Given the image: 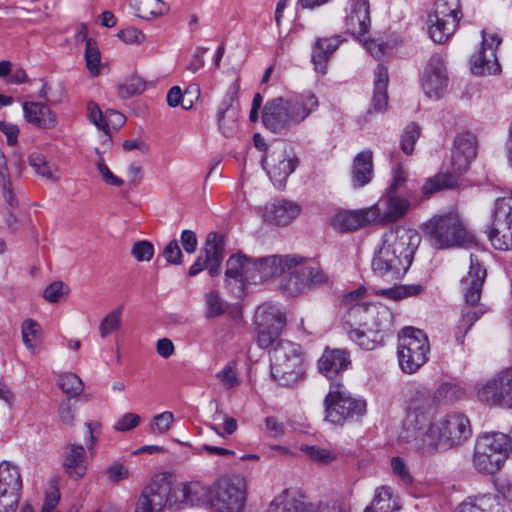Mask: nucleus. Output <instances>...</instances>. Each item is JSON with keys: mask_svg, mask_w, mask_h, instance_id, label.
I'll return each mask as SVG.
<instances>
[{"mask_svg": "<svg viewBox=\"0 0 512 512\" xmlns=\"http://www.w3.org/2000/svg\"><path fill=\"white\" fill-rule=\"evenodd\" d=\"M256 264L255 283L288 273L283 290L289 295H296L309 285H321L328 281V276L312 259L300 255H272L253 258Z\"/></svg>", "mask_w": 512, "mask_h": 512, "instance_id": "nucleus-1", "label": "nucleus"}, {"mask_svg": "<svg viewBox=\"0 0 512 512\" xmlns=\"http://www.w3.org/2000/svg\"><path fill=\"white\" fill-rule=\"evenodd\" d=\"M420 241L415 230L402 226L386 231L382 244L372 259L374 275L387 283L400 280L411 266Z\"/></svg>", "mask_w": 512, "mask_h": 512, "instance_id": "nucleus-2", "label": "nucleus"}, {"mask_svg": "<svg viewBox=\"0 0 512 512\" xmlns=\"http://www.w3.org/2000/svg\"><path fill=\"white\" fill-rule=\"evenodd\" d=\"M319 106L317 97L310 92L289 98L276 97L263 108L262 122L273 133H283L302 123Z\"/></svg>", "mask_w": 512, "mask_h": 512, "instance_id": "nucleus-3", "label": "nucleus"}, {"mask_svg": "<svg viewBox=\"0 0 512 512\" xmlns=\"http://www.w3.org/2000/svg\"><path fill=\"white\" fill-rule=\"evenodd\" d=\"M485 278L486 270L478 259L471 255L470 269L467 276L461 281L466 306L462 310L455 330V337L459 343H463L464 337L472 325L486 312L484 306L479 304Z\"/></svg>", "mask_w": 512, "mask_h": 512, "instance_id": "nucleus-4", "label": "nucleus"}, {"mask_svg": "<svg viewBox=\"0 0 512 512\" xmlns=\"http://www.w3.org/2000/svg\"><path fill=\"white\" fill-rule=\"evenodd\" d=\"M423 232L436 249L469 247L475 243L474 236L467 231L456 212L433 216L424 223Z\"/></svg>", "mask_w": 512, "mask_h": 512, "instance_id": "nucleus-5", "label": "nucleus"}, {"mask_svg": "<svg viewBox=\"0 0 512 512\" xmlns=\"http://www.w3.org/2000/svg\"><path fill=\"white\" fill-rule=\"evenodd\" d=\"M271 374L281 386L295 385L303 375V352L301 346L280 339L270 351Z\"/></svg>", "mask_w": 512, "mask_h": 512, "instance_id": "nucleus-6", "label": "nucleus"}, {"mask_svg": "<svg viewBox=\"0 0 512 512\" xmlns=\"http://www.w3.org/2000/svg\"><path fill=\"white\" fill-rule=\"evenodd\" d=\"M510 453L507 435L500 432L484 433L478 436L473 454V466L482 474L498 472Z\"/></svg>", "mask_w": 512, "mask_h": 512, "instance_id": "nucleus-7", "label": "nucleus"}, {"mask_svg": "<svg viewBox=\"0 0 512 512\" xmlns=\"http://www.w3.org/2000/svg\"><path fill=\"white\" fill-rule=\"evenodd\" d=\"M324 406L325 420L340 426L361 417L366 412V402L353 397L341 383L330 384Z\"/></svg>", "mask_w": 512, "mask_h": 512, "instance_id": "nucleus-8", "label": "nucleus"}, {"mask_svg": "<svg viewBox=\"0 0 512 512\" xmlns=\"http://www.w3.org/2000/svg\"><path fill=\"white\" fill-rule=\"evenodd\" d=\"M430 345L424 331L413 327L402 330L398 340L399 366L405 374L416 373L427 361Z\"/></svg>", "mask_w": 512, "mask_h": 512, "instance_id": "nucleus-9", "label": "nucleus"}, {"mask_svg": "<svg viewBox=\"0 0 512 512\" xmlns=\"http://www.w3.org/2000/svg\"><path fill=\"white\" fill-rule=\"evenodd\" d=\"M247 500V483L240 475L218 479L211 486L210 505L217 512H243Z\"/></svg>", "mask_w": 512, "mask_h": 512, "instance_id": "nucleus-10", "label": "nucleus"}, {"mask_svg": "<svg viewBox=\"0 0 512 512\" xmlns=\"http://www.w3.org/2000/svg\"><path fill=\"white\" fill-rule=\"evenodd\" d=\"M399 443L408 444L410 448L423 457H431L437 453L448 450L442 441V437L432 420L420 424L410 431L407 425H402L399 434Z\"/></svg>", "mask_w": 512, "mask_h": 512, "instance_id": "nucleus-11", "label": "nucleus"}, {"mask_svg": "<svg viewBox=\"0 0 512 512\" xmlns=\"http://www.w3.org/2000/svg\"><path fill=\"white\" fill-rule=\"evenodd\" d=\"M174 496V486L167 474H157L142 490L134 512H162L168 506L176 510V505L172 500Z\"/></svg>", "mask_w": 512, "mask_h": 512, "instance_id": "nucleus-12", "label": "nucleus"}, {"mask_svg": "<svg viewBox=\"0 0 512 512\" xmlns=\"http://www.w3.org/2000/svg\"><path fill=\"white\" fill-rule=\"evenodd\" d=\"M262 165L274 186L283 188L287 178L298 167L299 158L292 146L280 142L272 147L262 160Z\"/></svg>", "mask_w": 512, "mask_h": 512, "instance_id": "nucleus-13", "label": "nucleus"}, {"mask_svg": "<svg viewBox=\"0 0 512 512\" xmlns=\"http://www.w3.org/2000/svg\"><path fill=\"white\" fill-rule=\"evenodd\" d=\"M406 416L402 425H407V429L414 430L417 425L425 424L427 420H432V407L435 404L433 394L429 389L419 383H410L406 387Z\"/></svg>", "mask_w": 512, "mask_h": 512, "instance_id": "nucleus-14", "label": "nucleus"}, {"mask_svg": "<svg viewBox=\"0 0 512 512\" xmlns=\"http://www.w3.org/2000/svg\"><path fill=\"white\" fill-rule=\"evenodd\" d=\"M256 264L243 254L232 255L226 262L225 287L235 298L245 295L247 284L255 283Z\"/></svg>", "mask_w": 512, "mask_h": 512, "instance_id": "nucleus-15", "label": "nucleus"}, {"mask_svg": "<svg viewBox=\"0 0 512 512\" xmlns=\"http://www.w3.org/2000/svg\"><path fill=\"white\" fill-rule=\"evenodd\" d=\"M254 323L258 332V345L261 348H268L278 341L286 319L281 310L272 305L264 304L257 308Z\"/></svg>", "mask_w": 512, "mask_h": 512, "instance_id": "nucleus-16", "label": "nucleus"}, {"mask_svg": "<svg viewBox=\"0 0 512 512\" xmlns=\"http://www.w3.org/2000/svg\"><path fill=\"white\" fill-rule=\"evenodd\" d=\"M480 402L501 408L512 407V368H507L489 379L479 390Z\"/></svg>", "mask_w": 512, "mask_h": 512, "instance_id": "nucleus-17", "label": "nucleus"}, {"mask_svg": "<svg viewBox=\"0 0 512 512\" xmlns=\"http://www.w3.org/2000/svg\"><path fill=\"white\" fill-rule=\"evenodd\" d=\"M225 238L223 235L211 232L207 235L204 248L195 262L191 265L188 275L193 277L204 269H208L211 277L221 272V264L224 259Z\"/></svg>", "mask_w": 512, "mask_h": 512, "instance_id": "nucleus-18", "label": "nucleus"}, {"mask_svg": "<svg viewBox=\"0 0 512 512\" xmlns=\"http://www.w3.org/2000/svg\"><path fill=\"white\" fill-rule=\"evenodd\" d=\"M434 423L448 449L459 446L472 433L468 417L460 412H449Z\"/></svg>", "mask_w": 512, "mask_h": 512, "instance_id": "nucleus-19", "label": "nucleus"}, {"mask_svg": "<svg viewBox=\"0 0 512 512\" xmlns=\"http://www.w3.org/2000/svg\"><path fill=\"white\" fill-rule=\"evenodd\" d=\"M22 480L16 466L4 461L0 464V512H14L20 499Z\"/></svg>", "mask_w": 512, "mask_h": 512, "instance_id": "nucleus-20", "label": "nucleus"}, {"mask_svg": "<svg viewBox=\"0 0 512 512\" xmlns=\"http://www.w3.org/2000/svg\"><path fill=\"white\" fill-rule=\"evenodd\" d=\"M448 86V76L441 55L434 54L428 60L422 77V88L431 99H440Z\"/></svg>", "mask_w": 512, "mask_h": 512, "instance_id": "nucleus-21", "label": "nucleus"}, {"mask_svg": "<svg viewBox=\"0 0 512 512\" xmlns=\"http://www.w3.org/2000/svg\"><path fill=\"white\" fill-rule=\"evenodd\" d=\"M501 41L497 34H487L485 30L482 31L481 50L472 59V72L474 74L490 75L500 72L501 68L496 56V50Z\"/></svg>", "mask_w": 512, "mask_h": 512, "instance_id": "nucleus-22", "label": "nucleus"}, {"mask_svg": "<svg viewBox=\"0 0 512 512\" xmlns=\"http://www.w3.org/2000/svg\"><path fill=\"white\" fill-rule=\"evenodd\" d=\"M211 487L198 481L180 483L174 486L173 504L176 510L185 507L199 506L209 502Z\"/></svg>", "mask_w": 512, "mask_h": 512, "instance_id": "nucleus-23", "label": "nucleus"}, {"mask_svg": "<svg viewBox=\"0 0 512 512\" xmlns=\"http://www.w3.org/2000/svg\"><path fill=\"white\" fill-rule=\"evenodd\" d=\"M345 26L351 35L362 37L371 27L369 0H349L346 7Z\"/></svg>", "mask_w": 512, "mask_h": 512, "instance_id": "nucleus-24", "label": "nucleus"}, {"mask_svg": "<svg viewBox=\"0 0 512 512\" xmlns=\"http://www.w3.org/2000/svg\"><path fill=\"white\" fill-rule=\"evenodd\" d=\"M258 212L265 222L285 226L300 214L301 207L286 199H276L265 204Z\"/></svg>", "mask_w": 512, "mask_h": 512, "instance_id": "nucleus-25", "label": "nucleus"}, {"mask_svg": "<svg viewBox=\"0 0 512 512\" xmlns=\"http://www.w3.org/2000/svg\"><path fill=\"white\" fill-rule=\"evenodd\" d=\"M384 215L388 224L395 223L403 219L409 210L418 204V200L414 193L409 192L407 195L400 193H385L381 199Z\"/></svg>", "mask_w": 512, "mask_h": 512, "instance_id": "nucleus-26", "label": "nucleus"}, {"mask_svg": "<svg viewBox=\"0 0 512 512\" xmlns=\"http://www.w3.org/2000/svg\"><path fill=\"white\" fill-rule=\"evenodd\" d=\"M351 365L349 353L342 349H325L318 361L319 371L331 383H339L337 377Z\"/></svg>", "mask_w": 512, "mask_h": 512, "instance_id": "nucleus-27", "label": "nucleus"}, {"mask_svg": "<svg viewBox=\"0 0 512 512\" xmlns=\"http://www.w3.org/2000/svg\"><path fill=\"white\" fill-rule=\"evenodd\" d=\"M63 468L73 480H80L86 475L88 457L83 445L71 443L66 446L63 453Z\"/></svg>", "mask_w": 512, "mask_h": 512, "instance_id": "nucleus-28", "label": "nucleus"}, {"mask_svg": "<svg viewBox=\"0 0 512 512\" xmlns=\"http://www.w3.org/2000/svg\"><path fill=\"white\" fill-rule=\"evenodd\" d=\"M344 41L345 39L341 35H335L329 38H318L316 40L312 52V61L317 72L322 74L326 73L327 63L331 55Z\"/></svg>", "mask_w": 512, "mask_h": 512, "instance_id": "nucleus-29", "label": "nucleus"}, {"mask_svg": "<svg viewBox=\"0 0 512 512\" xmlns=\"http://www.w3.org/2000/svg\"><path fill=\"white\" fill-rule=\"evenodd\" d=\"M373 155L369 150L356 155L352 168V184L355 188L367 185L373 178Z\"/></svg>", "mask_w": 512, "mask_h": 512, "instance_id": "nucleus-30", "label": "nucleus"}, {"mask_svg": "<svg viewBox=\"0 0 512 512\" xmlns=\"http://www.w3.org/2000/svg\"><path fill=\"white\" fill-rule=\"evenodd\" d=\"M269 512H313L303 496L285 491L271 502Z\"/></svg>", "mask_w": 512, "mask_h": 512, "instance_id": "nucleus-31", "label": "nucleus"}, {"mask_svg": "<svg viewBox=\"0 0 512 512\" xmlns=\"http://www.w3.org/2000/svg\"><path fill=\"white\" fill-rule=\"evenodd\" d=\"M25 119L43 129H50L55 126L56 117L45 104L26 102L23 105Z\"/></svg>", "mask_w": 512, "mask_h": 512, "instance_id": "nucleus-32", "label": "nucleus"}, {"mask_svg": "<svg viewBox=\"0 0 512 512\" xmlns=\"http://www.w3.org/2000/svg\"><path fill=\"white\" fill-rule=\"evenodd\" d=\"M487 236L495 249L500 251L512 249V224L492 219Z\"/></svg>", "mask_w": 512, "mask_h": 512, "instance_id": "nucleus-33", "label": "nucleus"}, {"mask_svg": "<svg viewBox=\"0 0 512 512\" xmlns=\"http://www.w3.org/2000/svg\"><path fill=\"white\" fill-rule=\"evenodd\" d=\"M388 70L382 64H378L374 72V95L372 106L376 111H384L387 102Z\"/></svg>", "mask_w": 512, "mask_h": 512, "instance_id": "nucleus-34", "label": "nucleus"}, {"mask_svg": "<svg viewBox=\"0 0 512 512\" xmlns=\"http://www.w3.org/2000/svg\"><path fill=\"white\" fill-rule=\"evenodd\" d=\"M458 512H500L499 498L492 494L470 497L459 505Z\"/></svg>", "mask_w": 512, "mask_h": 512, "instance_id": "nucleus-35", "label": "nucleus"}, {"mask_svg": "<svg viewBox=\"0 0 512 512\" xmlns=\"http://www.w3.org/2000/svg\"><path fill=\"white\" fill-rule=\"evenodd\" d=\"M457 25L454 19L428 17V32L435 43L446 42L455 32Z\"/></svg>", "mask_w": 512, "mask_h": 512, "instance_id": "nucleus-36", "label": "nucleus"}, {"mask_svg": "<svg viewBox=\"0 0 512 512\" xmlns=\"http://www.w3.org/2000/svg\"><path fill=\"white\" fill-rule=\"evenodd\" d=\"M400 506L393 497L392 490L388 486H381L375 490L372 503L366 507L364 512H394Z\"/></svg>", "mask_w": 512, "mask_h": 512, "instance_id": "nucleus-37", "label": "nucleus"}, {"mask_svg": "<svg viewBox=\"0 0 512 512\" xmlns=\"http://www.w3.org/2000/svg\"><path fill=\"white\" fill-rule=\"evenodd\" d=\"M463 387L454 382H442L433 392V400L437 405H450L464 398Z\"/></svg>", "mask_w": 512, "mask_h": 512, "instance_id": "nucleus-38", "label": "nucleus"}, {"mask_svg": "<svg viewBox=\"0 0 512 512\" xmlns=\"http://www.w3.org/2000/svg\"><path fill=\"white\" fill-rule=\"evenodd\" d=\"M457 185V179L450 173H438L433 177L426 179L422 186L424 197L429 198L434 193L453 188Z\"/></svg>", "mask_w": 512, "mask_h": 512, "instance_id": "nucleus-39", "label": "nucleus"}, {"mask_svg": "<svg viewBox=\"0 0 512 512\" xmlns=\"http://www.w3.org/2000/svg\"><path fill=\"white\" fill-rule=\"evenodd\" d=\"M224 105L217 114L218 128L225 137H232L238 129V111L229 103Z\"/></svg>", "mask_w": 512, "mask_h": 512, "instance_id": "nucleus-40", "label": "nucleus"}, {"mask_svg": "<svg viewBox=\"0 0 512 512\" xmlns=\"http://www.w3.org/2000/svg\"><path fill=\"white\" fill-rule=\"evenodd\" d=\"M137 15L143 19H151L164 15L167 7L162 0H133Z\"/></svg>", "mask_w": 512, "mask_h": 512, "instance_id": "nucleus-41", "label": "nucleus"}, {"mask_svg": "<svg viewBox=\"0 0 512 512\" xmlns=\"http://www.w3.org/2000/svg\"><path fill=\"white\" fill-rule=\"evenodd\" d=\"M459 0H437L433 13L429 17L440 19H454L458 23L461 19Z\"/></svg>", "mask_w": 512, "mask_h": 512, "instance_id": "nucleus-42", "label": "nucleus"}, {"mask_svg": "<svg viewBox=\"0 0 512 512\" xmlns=\"http://www.w3.org/2000/svg\"><path fill=\"white\" fill-rule=\"evenodd\" d=\"M333 224L341 231H355L363 228L359 210L339 212L334 217Z\"/></svg>", "mask_w": 512, "mask_h": 512, "instance_id": "nucleus-43", "label": "nucleus"}, {"mask_svg": "<svg viewBox=\"0 0 512 512\" xmlns=\"http://www.w3.org/2000/svg\"><path fill=\"white\" fill-rule=\"evenodd\" d=\"M206 318H217L227 310V304L217 291H210L205 294Z\"/></svg>", "mask_w": 512, "mask_h": 512, "instance_id": "nucleus-44", "label": "nucleus"}, {"mask_svg": "<svg viewBox=\"0 0 512 512\" xmlns=\"http://www.w3.org/2000/svg\"><path fill=\"white\" fill-rule=\"evenodd\" d=\"M123 306L109 312L100 322L99 333L101 338H106L109 334L117 331L121 327V316Z\"/></svg>", "mask_w": 512, "mask_h": 512, "instance_id": "nucleus-45", "label": "nucleus"}, {"mask_svg": "<svg viewBox=\"0 0 512 512\" xmlns=\"http://www.w3.org/2000/svg\"><path fill=\"white\" fill-rule=\"evenodd\" d=\"M452 151L467 154L468 157H476L477 140L475 135L466 132L455 137Z\"/></svg>", "mask_w": 512, "mask_h": 512, "instance_id": "nucleus-46", "label": "nucleus"}, {"mask_svg": "<svg viewBox=\"0 0 512 512\" xmlns=\"http://www.w3.org/2000/svg\"><path fill=\"white\" fill-rule=\"evenodd\" d=\"M0 183L2 185L3 196L11 207H15L18 204L17 199L13 195L11 188V181L8 177V168L6 158L2 150L0 149Z\"/></svg>", "mask_w": 512, "mask_h": 512, "instance_id": "nucleus-47", "label": "nucleus"}, {"mask_svg": "<svg viewBox=\"0 0 512 512\" xmlns=\"http://www.w3.org/2000/svg\"><path fill=\"white\" fill-rule=\"evenodd\" d=\"M29 164L34 169V171L42 177H45L51 181H58L60 178L59 175H57V170H53L41 154H31L29 156Z\"/></svg>", "mask_w": 512, "mask_h": 512, "instance_id": "nucleus-48", "label": "nucleus"}, {"mask_svg": "<svg viewBox=\"0 0 512 512\" xmlns=\"http://www.w3.org/2000/svg\"><path fill=\"white\" fill-rule=\"evenodd\" d=\"M300 451L303 452L311 461L327 464L336 459V453L315 445H301Z\"/></svg>", "mask_w": 512, "mask_h": 512, "instance_id": "nucleus-49", "label": "nucleus"}, {"mask_svg": "<svg viewBox=\"0 0 512 512\" xmlns=\"http://www.w3.org/2000/svg\"><path fill=\"white\" fill-rule=\"evenodd\" d=\"M359 212L363 227L369 225H388L383 208L380 207L379 203L368 208L359 209Z\"/></svg>", "mask_w": 512, "mask_h": 512, "instance_id": "nucleus-50", "label": "nucleus"}, {"mask_svg": "<svg viewBox=\"0 0 512 512\" xmlns=\"http://www.w3.org/2000/svg\"><path fill=\"white\" fill-rule=\"evenodd\" d=\"M58 386L64 393L71 394L72 396L79 395L84 388L82 380L74 373H64L60 375Z\"/></svg>", "mask_w": 512, "mask_h": 512, "instance_id": "nucleus-51", "label": "nucleus"}, {"mask_svg": "<svg viewBox=\"0 0 512 512\" xmlns=\"http://www.w3.org/2000/svg\"><path fill=\"white\" fill-rule=\"evenodd\" d=\"M21 333L25 346L33 350L35 348V341L41 335V326L33 319H26L21 325Z\"/></svg>", "mask_w": 512, "mask_h": 512, "instance_id": "nucleus-52", "label": "nucleus"}, {"mask_svg": "<svg viewBox=\"0 0 512 512\" xmlns=\"http://www.w3.org/2000/svg\"><path fill=\"white\" fill-rule=\"evenodd\" d=\"M422 291V286L417 284L411 285H400L395 287H390L386 289H381L379 294L383 296H387L391 299L398 300L408 296H416L420 294Z\"/></svg>", "mask_w": 512, "mask_h": 512, "instance_id": "nucleus-53", "label": "nucleus"}, {"mask_svg": "<svg viewBox=\"0 0 512 512\" xmlns=\"http://www.w3.org/2000/svg\"><path fill=\"white\" fill-rule=\"evenodd\" d=\"M85 61L89 72L93 76H97L100 73V51L97 43L93 39H88L85 47Z\"/></svg>", "mask_w": 512, "mask_h": 512, "instance_id": "nucleus-54", "label": "nucleus"}, {"mask_svg": "<svg viewBox=\"0 0 512 512\" xmlns=\"http://www.w3.org/2000/svg\"><path fill=\"white\" fill-rule=\"evenodd\" d=\"M420 136V127L415 123H410L406 126L404 129L401 140H400V146L401 150L407 154H412L414 150V145L416 141L418 140Z\"/></svg>", "mask_w": 512, "mask_h": 512, "instance_id": "nucleus-55", "label": "nucleus"}, {"mask_svg": "<svg viewBox=\"0 0 512 512\" xmlns=\"http://www.w3.org/2000/svg\"><path fill=\"white\" fill-rule=\"evenodd\" d=\"M493 219L512 224V191L510 196L496 200Z\"/></svg>", "mask_w": 512, "mask_h": 512, "instance_id": "nucleus-56", "label": "nucleus"}, {"mask_svg": "<svg viewBox=\"0 0 512 512\" xmlns=\"http://www.w3.org/2000/svg\"><path fill=\"white\" fill-rule=\"evenodd\" d=\"M374 318V328L370 329V331L379 333V332H387L392 327L393 314L387 307L377 308L373 314Z\"/></svg>", "mask_w": 512, "mask_h": 512, "instance_id": "nucleus-57", "label": "nucleus"}, {"mask_svg": "<svg viewBox=\"0 0 512 512\" xmlns=\"http://www.w3.org/2000/svg\"><path fill=\"white\" fill-rule=\"evenodd\" d=\"M145 90V82L139 77H131L118 86V94L121 98H130L141 94Z\"/></svg>", "mask_w": 512, "mask_h": 512, "instance_id": "nucleus-58", "label": "nucleus"}, {"mask_svg": "<svg viewBox=\"0 0 512 512\" xmlns=\"http://www.w3.org/2000/svg\"><path fill=\"white\" fill-rule=\"evenodd\" d=\"M174 422V415L170 411L162 412L153 417V421L149 426L152 434H165L171 428Z\"/></svg>", "mask_w": 512, "mask_h": 512, "instance_id": "nucleus-59", "label": "nucleus"}, {"mask_svg": "<svg viewBox=\"0 0 512 512\" xmlns=\"http://www.w3.org/2000/svg\"><path fill=\"white\" fill-rule=\"evenodd\" d=\"M349 338L363 350H373L376 348L378 341L371 338L366 332L359 328H349L347 330Z\"/></svg>", "mask_w": 512, "mask_h": 512, "instance_id": "nucleus-60", "label": "nucleus"}, {"mask_svg": "<svg viewBox=\"0 0 512 512\" xmlns=\"http://www.w3.org/2000/svg\"><path fill=\"white\" fill-rule=\"evenodd\" d=\"M76 406L72 404L71 398L62 400L58 407V419L66 426H73L75 422Z\"/></svg>", "mask_w": 512, "mask_h": 512, "instance_id": "nucleus-61", "label": "nucleus"}, {"mask_svg": "<svg viewBox=\"0 0 512 512\" xmlns=\"http://www.w3.org/2000/svg\"><path fill=\"white\" fill-rule=\"evenodd\" d=\"M216 378L219 380L221 385L229 390L239 385V379L235 370V365L227 364L221 371L216 374Z\"/></svg>", "mask_w": 512, "mask_h": 512, "instance_id": "nucleus-62", "label": "nucleus"}, {"mask_svg": "<svg viewBox=\"0 0 512 512\" xmlns=\"http://www.w3.org/2000/svg\"><path fill=\"white\" fill-rule=\"evenodd\" d=\"M131 254L140 262L150 261L154 255V247L149 241H137L132 246Z\"/></svg>", "mask_w": 512, "mask_h": 512, "instance_id": "nucleus-63", "label": "nucleus"}, {"mask_svg": "<svg viewBox=\"0 0 512 512\" xmlns=\"http://www.w3.org/2000/svg\"><path fill=\"white\" fill-rule=\"evenodd\" d=\"M407 181V173L401 165H397L392 169V178L385 193H399Z\"/></svg>", "mask_w": 512, "mask_h": 512, "instance_id": "nucleus-64", "label": "nucleus"}]
</instances>
